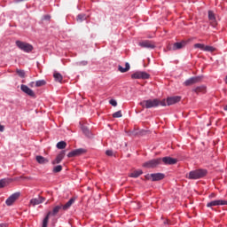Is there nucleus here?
Returning <instances> with one entry per match:
<instances>
[{"label": "nucleus", "instance_id": "1", "mask_svg": "<svg viewBox=\"0 0 227 227\" xmlns=\"http://www.w3.org/2000/svg\"><path fill=\"white\" fill-rule=\"evenodd\" d=\"M74 203H75V199L72 198L65 205L59 204L55 206L52 211H49L46 216L44 217V219L43 220V227L49 226V217H51V215H53V216L58 215V214L59 213V210H64V211L68 210V208H70V207H72V205H74Z\"/></svg>", "mask_w": 227, "mask_h": 227}, {"label": "nucleus", "instance_id": "2", "mask_svg": "<svg viewBox=\"0 0 227 227\" xmlns=\"http://www.w3.org/2000/svg\"><path fill=\"white\" fill-rule=\"evenodd\" d=\"M207 169H196V170H192L190 171L187 178H189V180H200V178H203L204 176H207Z\"/></svg>", "mask_w": 227, "mask_h": 227}, {"label": "nucleus", "instance_id": "3", "mask_svg": "<svg viewBox=\"0 0 227 227\" xmlns=\"http://www.w3.org/2000/svg\"><path fill=\"white\" fill-rule=\"evenodd\" d=\"M141 107L143 109H152L153 107H159L160 106V100L158 98L146 99L140 102Z\"/></svg>", "mask_w": 227, "mask_h": 227}, {"label": "nucleus", "instance_id": "4", "mask_svg": "<svg viewBox=\"0 0 227 227\" xmlns=\"http://www.w3.org/2000/svg\"><path fill=\"white\" fill-rule=\"evenodd\" d=\"M161 162H162V159L160 158L150 160L143 163V168H157V166H159Z\"/></svg>", "mask_w": 227, "mask_h": 227}, {"label": "nucleus", "instance_id": "5", "mask_svg": "<svg viewBox=\"0 0 227 227\" xmlns=\"http://www.w3.org/2000/svg\"><path fill=\"white\" fill-rule=\"evenodd\" d=\"M16 45L20 51H23V52H31V51H33V45L22 41H16Z\"/></svg>", "mask_w": 227, "mask_h": 227}, {"label": "nucleus", "instance_id": "6", "mask_svg": "<svg viewBox=\"0 0 227 227\" xmlns=\"http://www.w3.org/2000/svg\"><path fill=\"white\" fill-rule=\"evenodd\" d=\"M19 198H20V192H15L5 200V204L7 207H12V205H13V203H15Z\"/></svg>", "mask_w": 227, "mask_h": 227}, {"label": "nucleus", "instance_id": "7", "mask_svg": "<svg viewBox=\"0 0 227 227\" xmlns=\"http://www.w3.org/2000/svg\"><path fill=\"white\" fill-rule=\"evenodd\" d=\"M131 79H150V74L146 72L137 71L131 74Z\"/></svg>", "mask_w": 227, "mask_h": 227}, {"label": "nucleus", "instance_id": "8", "mask_svg": "<svg viewBox=\"0 0 227 227\" xmlns=\"http://www.w3.org/2000/svg\"><path fill=\"white\" fill-rule=\"evenodd\" d=\"M223 205H227V200H212L207 204V207L210 208L212 207H219Z\"/></svg>", "mask_w": 227, "mask_h": 227}, {"label": "nucleus", "instance_id": "9", "mask_svg": "<svg viewBox=\"0 0 227 227\" xmlns=\"http://www.w3.org/2000/svg\"><path fill=\"white\" fill-rule=\"evenodd\" d=\"M187 45V41H181L180 43H175L172 47L169 48V51H180V49H184Z\"/></svg>", "mask_w": 227, "mask_h": 227}, {"label": "nucleus", "instance_id": "10", "mask_svg": "<svg viewBox=\"0 0 227 227\" xmlns=\"http://www.w3.org/2000/svg\"><path fill=\"white\" fill-rule=\"evenodd\" d=\"M143 49H155V44L149 40L142 41L138 43Z\"/></svg>", "mask_w": 227, "mask_h": 227}, {"label": "nucleus", "instance_id": "11", "mask_svg": "<svg viewBox=\"0 0 227 227\" xmlns=\"http://www.w3.org/2000/svg\"><path fill=\"white\" fill-rule=\"evenodd\" d=\"M82 153H86V150H84L82 148H80V149H76V150H74V151L70 152L67 154V157L69 159L72 158V157H79V155H82Z\"/></svg>", "mask_w": 227, "mask_h": 227}, {"label": "nucleus", "instance_id": "12", "mask_svg": "<svg viewBox=\"0 0 227 227\" xmlns=\"http://www.w3.org/2000/svg\"><path fill=\"white\" fill-rule=\"evenodd\" d=\"M201 81L200 76L192 77L184 82V86H192V84H196V82H200Z\"/></svg>", "mask_w": 227, "mask_h": 227}, {"label": "nucleus", "instance_id": "13", "mask_svg": "<svg viewBox=\"0 0 227 227\" xmlns=\"http://www.w3.org/2000/svg\"><path fill=\"white\" fill-rule=\"evenodd\" d=\"M20 90H21V91H23V93H26V95H28V97H35V91H33V90L29 89V87H27V85L22 84L20 86Z\"/></svg>", "mask_w": 227, "mask_h": 227}, {"label": "nucleus", "instance_id": "14", "mask_svg": "<svg viewBox=\"0 0 227 227\" xmlns=\"http://www.w3.org/2000/svg\"><path fill=\"white\" fill-rule=\"evenodd\" d=\"M180 100H182V98L179 96L168 98H167V106H173V104H176L177 102H180Z\"/></svg>", "mask_w": 227, "mask_h": 227}, {"label": "nucleus", "instance_id": "15", "mask_svg": "<svg viewBox=\"0 0 227 227\" xmlns=\"http://www.w3.org/2000/svg\"><path fill=\"white\" fill-rule=\"evenodd\" d=\"M43 201H45V198L39 196L38 198L32 199L30 200V205H32L33 207H35V205H40L43 203Z\"/></svg>", "mask_w": 227, "mask_h": 227}, {"label": "nucleus", "instance_id": "16", "mask_svg": "<svg viewBox=\"0 0 227 227\" xmlns=\"http://www.w3.org/2000/svg\"><path fill=\"white\" fill-rule=\"evenodd\" d=\"M161 161H163V163L164 164H166V165H173V164H176V159H175V158H171V157H163L162 159H161Z\"/></svg>", "mask_w": 227, "mask_h": 227}, {"label": "nucleus", "instance_id": "17", "mask_svg": "<svg viewBox=\"0 0 227 227\" xmlns=\"http://www.w3.org/2000/svg\"><path fill=\"white\" fill-rule=\"evenodd\" d=\"M63 159H65V151L60 152L56 159L51 162V164L56 165V164H59V162H61V160H63Z\"/></svg>", "mask_w": 227, "mask_h": 227}, {"label": "nucleus", "instance_id": "18", "mask_svg": "<svg viewBox=\"0 0 227 227\" xmlns=\"http://www.w3.org/2000/svg\"><path fill=\"white\" fill-rule=\"evenodd\" d=\"M164 174L162 173H156V174H151V178L153 179V182H159L160 180H164Z\"/></svg>", "mask_w": 227, "mask_h": 227}, {"label": "nucleus", "instance_id": "19", "mask_svg": "<svg viewBox=\"0 0 227 227\" xmlns=\"http://www.w3.org/2000/svg\"><path fill=\"white\" fill-rule=\"evenodd\" d=\"M208 20H210L213 27L217 26V21L215 20V15L214 14V12L208 11Z\"/></svg>", "mask_w": 227, "mask_h": 227}, {"label": "nucleus", "instance_id": "20", "mask_svg": "<svg viewBox=\"0 0 227 227\" xmlns=\"http://www.w3.org/2000/svg\"><path fill=\"white\" fill-rule=\"evenodd\" d=\"M118 70L121 74H125V72H129L130 70V64H129V62H126L125 63V67H123L121 66H118Z\"/></svg>", "mask_w": 227, "mask_h": 227}, {"label": "nucleus", "instance_id": "21", "mask_svg": "<svg viewBox=\"0 0 227 227\" xmlns=\"http://www.w3.org/2000/svg\"><path fill=\"white\" fill-rule=\"evenodd\" d=\"M142 173H143V170H141V169L135 170L132 173L129 174V176L130 178H138V176H141Z\"/></svg>", "mask_w": 227, "mask_h": 227}, {"label": "nucleus", "instance_id": "22", "mask_svg": "<svg viewBox=\"0 0 227 227\" xmlns=\"http://www.w3.org/2000/svg\"><path fill=\"white\" fill-rule=\"evenodd\" d=\"M35 160H37L38 164H47L49 162V160L43 156H36Z\"/></svg>", "mask_w": 227, "mask_h": 227}, {"label": "nucleus", "instance_id": "23", "mask_svg": "<svg viewBox=\"0 0 227 227\" xmlns=\"http://www.w3.org/2000/svg\"><path fill=\"white\" fill-rule=\"evenodd\" d=\"M53 77L54 80L56 81V82H63V75H61V74L55 72L53 74Z\"/></svg>", "mask_w": 227, "mask_h": 227}, {"label": "nucleus", "instance_id": "24", "mask_svg": "<svg viewBox=\"0 0 227 227\" xmlns=\"http://www.w3.org/2000/svg\"><path fill=\"white\" fill-rule=\"evenodd\" d=\"M8 184H10V179H1L0 180V189H3L4 187H6V185H8Z\"/></svg>", "mask_w": 227, "mask_h": 227}, {"label": "nucleus", "instance_id": "25", "mask_svg": "<svg viewBox=\"0 0 227 227\" xmlns=\"http://www.w3.org/2000/svg\"><path fill=\"white\" fill-rule=\"evenodd\" d=\"M57 148L59 150H65V148H67V142L65 141H60L57 144Z\"/></svg>", "mask_w": 227, "mask_h": 227}, {"label": "nucleus", "instance_id": "26", "mask_svg": "<svg viewBox=\"0 0 227 227\" xmlns=\"http://www.w3.org/2000/svg\"><path fill=\"white\" fill-rule=\"evenodd\" d=\"M45 84H47L45 80H38L35 82V88H41V86H45Z\"/></svg>", "mask_w": 227, "mask_h": 227}, {"label": "nucleus", "instance_id": "27", "mask_svg": "<svg viewBox=\"0 0 227 227\" xmlns=\"http://www.w3.org/2000/svg\"><path fill=\"white\" fill-rule=\"evenodd\" d=\"M205 52H214L215 51V48L214 46H204Z\"/></svg>", "mask_w": 227, "mask_h": 227}, {"label": "nucleus", "instance_id": "28", "mask_svg": "<svg viewBox=\"0 0 227 227\" xmlns=\"http://www.w3.org/2000/svg\"><path fill=\"white\" fill-rule=\"evenodd\" d=\"M77 22H82V20H86V14H79L76 18Z\"/></svg>", "mask_w": 227, "mask_h": 227}, {"label": "nucleus", "instance_id": "29", "mask_svg": "<svg viewBox=\"0 0 227 227\" xmlns=\"http://www.w3.org/2000/svg\"><path fill=\"white\" fill-rule=\"evenodd\" d=\"M16 73L18 74V75L20 77H21L22 79H24V77H26V72H24V70L21 69H17Z\"/></svg>", "mask_w": 227, "mask_h": 227}, {"label": "nucleus", "instance_id": "30", "mask_svg": "<svg viewBox=\"0 0 227 227\" xmlns=\"http://www.w3.org/2000/svg\"><path fill=\"white\" fill-rule=\"evenodd\" d=\"M60 171H63V166L59 165L53 168V173H60Z\"/></svg>", "mask_w": 227, "mask_h": 227}, {"label": "nucleus", "instance_id": "31", "mask_svg": "<svg viewBox=\"0 0 227 227\" xmlns=\"http://www.w3.org/2000/svg\"><path fill=\"white\" fill-rule=\"evenodd\" d=\"M123 114H121V110H119L113 114V118H121Z\"/></svg>", "mask_w": 227, "mask_h": 227}, {"label": "nucleus", "instance_id": "32", "mask_svg": "<svg viewBox=\"0 0 227 227\" xmlns=\"http://www.w3.org/2000/svg\"><path fill=\"white\" fill-rule=\"evenodd\" d=\"M194 49H200V51L205 50V44L203 43H195L194 44Z\"/></svg>", "mask_w": 227, "mask_h": 227}, {"label": "nucleus", "instance_id": "33", "mask_svg": "<svg viewBox=\"0 0 227 227\" xmlns=\"http://www.w3.org/2000/svg\"><path fill=\"white\" fill-rule=\"evenodd\" d=\"M195 93H201L205 91V86L197 87L194 89Z\"/></svg>", "mask_w": 227, "mask_h": 227}, {"label": "nucleus", "instance_id": "34", "mask_svg": "<svg viewBox=\"0 0 227 227\" xmlns=\"http://www.w3.org/2000/svg\"><path fill=\"white\" fill-rule=\"evenodd\" d=\"M82 130L83 134H85V136L90 137V129L88 128L82 127Z\"/></svg>", "mask_w": 227, "mask_h": 227}, {"label": "nucleus", "instance_id": "35", "mask_svg": "<svg viewBox=\"0 0 227 227\" xmlns=\"http://www.w3.org/2000/svg\"><path fill=\"white\" fill-rule=\"evenodd\" d=\"M109 104H110L111 106H113L114 107H116V106H118V102H116V100H114V99H111V100L109 101Z\"/></svg>", "mask_w": 227, "mask_h": 227}, {"label": "nucleus", "instance_id": "36", "mask_svg": "<svg viewBox=\"0 0 227 227\" xmlns=\"http://www.w3.org/2000/svg\"><path fill=\"white\" fill-rule=\"evenodd\" d=\"M106 154L108 156V157H113V150H107L106 152Z\"/></svg>", "mask_w": 227, "mask_h": 227}, {"label": "nucleus", "instance_id": "37", "mask_svg": "<svg viewBox=\"0 0 227 227\" xmlns=\"http://www.w3.org/2000/svg\"><path fill=\"white\" fill-rule=\"evenodd\" d=\"M166 99H163L162 101H160V106H162L163 107L166 106Z\"/></svg>", "mask_w": 227, "mask_h": 227}, {"label": "nucleus", "instance_id": "38", "mask_svg": "<svg viewBox=\"0 0 227 227\" xmlns=\"http://www.w3.org/2000/svg\"><path fill=\"white\" fill-rule=\"evenodd\" d=\"M28 86H30V88H35V86H36V82H31Z\"/></svg>", "mask_w": 227, "mask_h": 227}, {"label": "nucleus", "instance_id": "39", "mask_svg": "<svg viewBox=\"0 0 227 227\" xmlns=\"http://www.w3.org/2000/svg\"><path fill=\"white\" fill-rule=\"evenodd\" d=\"M0 132H4V126L0 124Z\"/></svg>", "mask_w": 227, "mask_h": 227}, {"label": "nucleus", "instance_id": "40", "mask_svg": "<svg viewBox=\"0 0 227 227\" xmlns=\"http://www.w3.org/2000/svg\"><path fill=\"white\" fill-rule=\"evenodd\" d=\"M44 19H45V20H51V16L46 15V16H44Z\"/></svg>", "mask_w": 227, "mask_h": 227}, {"label": "nucleus", "instance_id": "41", "mask_svg": "<svg viewBox=\"0 0 227 227\" xmlns=\"http://www.w3.org/2000/svg\"><path fill=\"white\" fill-rule=\"evenodd\" d=\"M209 198H215V193H211V194L209 195Z\"/></svg>", "mask_w": 227, "mask_h": 227}, {"label": "nucleus", "instance_id": "42", "mask_svg": "<svg viewBox=\"0 0 227 227\" xmlns=\"http://www.w3.org/2000/svg\"><path fill=\"white\" fill-rule=\"evenodd\" d=\"M82 65H88V62L87 61H82L81 62Z\"/></svg>", "mask_w": 227, "mask_h": 227}, {"label": "nucleus", "instance_id": "43", "mask_svg": "<svg viewBox=\"0 0 227 227\" xmlns=\"http://www.w3.org/2000/svg\"><path fill=\"white\" fill-rule=\"evenodd\" d=\"M0 227H6L5 223H0Z\"/></svg>", "mask_w": 227, "mask_h": 227}, {"label": "nucleus", "instance_id": "44", "mask_svg": "<svg viewBox=\"0 0 227 227\" xmlns=\"http://www.w3.org/2000/svg\"><path fill=\"white\" fill-rule=\"evenodd\" d=\"M223 111H227V105L223 106Z\"/></svg>", "mask_w": 227, "mask_h": 227}, {"label": "nucleus", "instance_id": "45", "mask_svg": "<svg viewBox=\"0 0 227 227\" xmlns=\"http://www.w3.org/2000/svg\"><path fill=\"white\" fill-rule=\"evenodd\" d=\"M225 83L227 84V75H226V77H225Z\"/></svg>", "mask_w": 227, "mask_h": 227}]
</instances>
